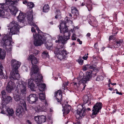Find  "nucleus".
Returning a JSON list of instances; mask_svg holds the SVG:
<instances>
[{
	"label": "nucleus",
	"mask_w": 124,
	"mask_h": 124,
	"mask_svg": "<svg viewBox=\"0 0 124 124\" xmlns=\"http://www.w3.org/2000/svg\"><path fill=\"white\" fill-rule=\"evenodd\" d=\"M29 88H30L31 90L32 91H36L38 90V87L37 86H28Z\"/></svg>",
	"instance_id": "nucleus-34"
},
{
	"label": "nucleus",
	"mask_w": 124,
	"mask_h": 124,
	"mask_svg": "<svg viewBox=\"0 0 124 124\" xmlns=\"http://www.w3.org/2000/svg\"><path fill=\"white\" fill-rule=\"evenodd\" d=\"M97 45V43H95V44L94 46V48H97L96 45Z\"/></svg>",
	"instance_id": "nucleus-64"
},
{
	"label": "nucleus",
	"mask_w": 124,
	"mask_h": 124,
	"mask_svg": "<svg viewBox=\"0 0 124 124\" xmlns=\"http://www.w3.org/2000/svg\"><path fill=\"white\" fill-rule=\"evenodd\" d=\"M103 78V77L102 76H99L97 77L96 78V80L97 81H100L102 80Z\"/></svg>",
	"instance_id": "nucleus-42"
},
{
	"label": "nucleus",
	"mask_w": 124,
	"mask_h": 124,
	"mask_svg": "<svg viewBox=\"0 0 124 124\" xmlns=\"http://www.w3.org/2000/svg\"><path fill=\"white\" fill-rule=\"evenodd\" d=\"M42 34L43 32L40 31H38V34L36 33L33 34V37L35 38L33 43L35 46H40L43 43H46V39L42 35Z\"/></svg>",
	"instance_id": "nucleus-6"
},
{
	"label": "nucleus",
	"mask_w": 124,
	"mask_h": 124,
	"mask_svg": "<svg viewBox=\"0 0 124 124\" xmlns=\"http://www.w3.org/2000/svg\"><path fill=\"white\" fill-rule=\"evenodd\" d=\"M83 99V104L82 105H78L77 106V111L76 115V119L75 122H73V124H82V118L86 114V109L85 107H83V106L86 103H88V105L91 104L90 100L87 95H85Z\"/></svg>",
	"instance_id": "nucleus-2"
},
{
	"label": "nucleus",
	"mask_w": 124,
	"mask_h": 124,
	"mask_svg": "<svg viewBox=\"0 0 124 124\" xmlns=\"http://www.w3.org/2000/svg\"><path fill=\"white\" fill-rule=\"evenodd\" d=\"M114 38V36H111L109 37V40H111L112 39H113Z\"/></svg>",
	"instance_id": "nucleus-57"
},
{
	"label": "nucleus",
	"mask_w": 124,
	"mask_h": 124,
	"mask_svg": "<svg viewBox=\"0 0 124 124\" xmlns=\"http://www.w3.org/2000/svg\"><path fill=\"white\" fill-rule=\"evenodd\" d=\"M35 27L36 29V30L38 31H40L39 30V28L37 27V25H36V26H34Z\"/></svg>",
	"instance_id": "nucleus-58"
},
{
	"label": "nucleus",
	"mask_w": 124,
	"mask_h": 124,
	"mask_svg": "<svg viewBox=\"0 0 124 124\" xmlns=\"http://www.w3.org/2000/svg\"><path fill=\"white\" fill-rule=\"evenodd\" d=\"M64 105L63 104L62 105L63 109H62L63 114L64 115L67 114L70 111L71 108V106L70 105L67 104H65L64 106H63Z\"/></svg>",
	"instance_id": "nucleus-15"
},
{
	"label": "nucleus",
	"mask_w": 124,
	"mask_h": 124,
	"mask_svg": "<svg viewBox=\"0 0 124 124\" xmlns=\"http://www.w3.org/2000/svg\"><path fill=\"white\" fill-rule=\"evenodd\" d=\"M27 6L29 8L31 9L34 7V5L32 2H29L27 4Z\"/></svg>",
	"instance_id": "nucleus-35"
},
{
	"label": "nucleus",
	"mask_w": 124,
	"mask_h": 124,
	"mask_svg": "<svg viewBox=\"0 0 124 124\" xmlns=\"http://www.w3.org/2000/svg\"><path fill=\"white\" fill-rule=\"evenodd\" d=\"M28 59L29 61H30L31 62V63L32 65L36 64L38 62L37 58L32 55H30Z\"/></svg>",
	"instance_id": "nucleus-18"
},
{
	"label": "nucleus",
	"mask_w": 124,
	"mask_h": 124,
	"mask_svg": "<svg viewBox=\"0 0 124 124\" xmlns=\"http://www.w3.org/2000/svg\"><path fill=\"white\" fill-rule=\"evenodd\" d=\"M38 99V95L36 94H31L27 98V100L31 104L36 102Z\"/></svg>",
	"instance_id": "nucleus-12"
},
{
	"label": "nucleus",
	"mask_w": 124,
	"mask_h": 124,
	"mask_svg": "<svg viewBox=\"0 0 124 124\" xmlns=\"http://www.w3.org/2000/svg\"><path fill=\"white\" fill-rule=\"evenodd\" d=\"M56 97L57 101L61 104V101H62V95H57Z\"/></svg>",
	"instance_id": "nucleus-33"
},
{
	"label": "nucleus",
	"mask_w": 124,
	"mask_h": 124,
	"mask_svg": "<svg viewBox=\"0 0 124 124\" xmlns=\"http://www.w3.org/2000/svg\"><path fill=\"white\" fill-rule=\"evenodd\" d=\"M87 70H88V69L87 68V67H86V66L85 65L84 66L83 68V70L84 71H85Z\"/></svg>",
	"instance_id": "nucleus-52"
},
{
	"label": "nucleus",
	"mask_w": 124,
	"mask_h": 124,
	"mask_svg": "<svg viewBox=\"0 0 124 124\" xmlns=\"http://www.w3.org/2000/svg\"><path fill=\"white\" fill-rule=\"evenodd\" d=\"M39 99L41 100H44L46 98V95L44 92H39Z\"/></svg>",
	"instance_id": "nucleus-26"
},
{
	"label": "nucleus",
	"mask_w": 124,
	"mask_h": 124,
	"mask_svg": "<svg viewBox=\"0 0 124 124\" xmlns=\"http://www.w3.org/2000/svg\"><path fill=\"white\" fill-rule=\"evenodd\" d=\"M16 86H7L6 90L8 93H10L11 91L14 89Z\"/></svg>",
	"instance_id": "nucleus-27"
},
{
	"label": "nucleus",
	"mask_w": 124,
	"mask_h": 124,
	"mask_svg": "<svg viewBox=\"0 0 124 124\" xmlns=\"http://www.w3.org/2000/svg\"><path fill=\"white\" fill-rule=\"evenodd\" d=\"M102 105V103L100 102H98L94 104L93 108V112L91 115L92 118H94L96 116L100 111L101 110Z\"/></svg>",
	"instance_id": "nucleus-8"
},
{
	"label": "nucleus",
	"mask_w": 124,
	"mask_h": 124,
	"mask_svg": "<svg viewBox=\"0 0 124 124\" xmlns=\"http://www.w3.org/2000/svg\"><path fill=\"white\" fill-rule=\"evenodd\" d=\"M46 118L44 115L35 116L34 120L37 124H41L46 121Z\"/></svg>",
	"instance_id": "nucleus-13"
},
{
	"label": "nucleus",
	"mask_w": 124,
	"mask_h": 124,
	"mask_svg": "<svg viewBox=\"0 0 124 124\" xmlns=\"http://www.w3.org/2000/svg\"><path fill=\"white\" fill-rule=\"evenodd\" d=\"M108 85H110V84H111L112 85H116V83H111V80L110 79H109L108 81Z\"/></svg>",
	"instance_id": "nucleus-46"
},
{
	"label": "nucleus",
	"mask_w": 124,
	"mask_h": 124,
	"mask_svg": "<svg viewBox=\"0 0 124 124\" xmlns=\"http://www.w3.org/2000/svg\"><path fill=\"white\" fill-rule=\"evenodd\" d=\"M27 3V1L26 0L23 1V4H25L26 3Z\"/></svg>",
	"instance_id": "nucleus-63"
},
{
	"label": "nucleus",
	"mask_w": 124,
	"mask_h": 124,
	"mask_svg": "<svg viewBox=\"0 0 124 124\" xmlns=\"http://www.w3.org/2000/svg\"><path fill=\"white\" fill-rule=\"evenodd\" d=\"M19 1V0H14V1H13V3H12V5L13 6V5L14 4H16Z\"/></svg>",
	"instance_id": "nucleus-48"
},
{
	"label": "nucleus",
	"mask_w": 124,
	"mask_h": 124,
	"mask_svg": "<svg viewBox=\"0 0 124 124\" xmlns=\"http://www.w3.org/2000/svg\"><path fill=\"white\" fill-rule=\"evenodd\" d=\"M56 15L55 16V18L56 19L58 18H61V13L60 10L57 9L56 10L55 12Z\"/></svg>",
	"instance_id": "nucleus-30"
},
{
	"label": "nucleus",
	"mask_w": 124,
	"mask_h": 124,
	"mask_svg": "<svg viewBox=\"0 0 124 124\" xmlns=\"http://www.w3.org/2000/svg\"><path fill=\"white\" fill-rule=\"evenodd\" d=\"M34 80L32 78H30L28 80V85H35L33 83Z\"/></svg>",
	"instance_id": "nucleus-36"
},
{
	"label": "nucleus",
	"mask_w": 124,
	"mask_h": 124,
	"mask_svg": "<svg viewBox=\"0 0 124 124\" xmlns=\"http://www.w3.org/2000/svg\"><path fill=\"white\" fill-rule=\"evenodd\" d=\"M123 42L122 39H119L116 41V42L114 43V47L118 48L122 44V43Z\"/></svg>",
	"instance_id": "nucleus-24"
},
{
	"label": "nucleus",
	"mask_w": 124,
	"mask_h": 124,
	"mask_svg": "<svg viewBox=\"0 0 124 124\" xmlns=\"http://www.w3.org/2000/svg\"><path fill=\"white\" fill-rule=\"evenodd\" d=\"M116 93L117 94H119L120 95H122V93H121V92H119L118 91V90H117V89H116Z\"/></svg>",
	"instance_id": "nucleus-53"
},
{
	"label": "nucleus",
	"mask_w": 124,
	"mask_h": 124,
	"mask_svg": "<svg viewBox=\"0 0 124 124\" xmlns=\"http://www.w3.org/2000/svg\"><path fill=\"white\" fill-rule=\"evenodd\" d=\"M92 72L91 71H90L89 72H87L86 74V75L85 77H83L82 79L79 80V81L78 79L77 78H75V80L76 81L75 82H74V85H79L82 83L83 84H85L86 83L87 81L89 80L91 78L92 76Z\"/></svg>",
	"instance_id": "nucleus-7"
},
{
	"label": "nucleus",
	"mask_w": 124,
	"mask_h": 124,
	"mask_svg": "<svg viewBox=\"0 0 124 124\" xmlns=\"http://www.w3.org/2000/svg\"><path fill=\"white\" fill-rule=\"evenodd\" d=\"M26 86H21L20 90L19 91L20 95L23 96L24 97L26 93Z\"/></svg>",
	"instance_id": "nucleus-17"
},
{
	"label": "nucleus",
	"mask_w": 124,
	"mask_h": 124,
	"mask_svg": "<svg viewBox=\"0 0 124 124\" xmlns=\"http://www.w3.org/2000/svg\"><path fill=\"white\" fill-rule=\"evenodd\" d=\"M20 105L17 107L16 110V115H20L23 110V108L25 110L26 109V102L23 100H21L19 103Z\"/></svg>",
	"instance_id": "nucleus-10"
},
{
	"label": "nucleus",
	"mask_w": 124,
	"mask_h": 124,
	"mask_svg": "<svg viewBox=\"0 0 124 124\" xmlns=\"http://www.w3.org/2000/svg\"><path fill=\"white\" fill-rule=\"evenodd\" d=\"M85 65L87 67V68L88 69H92V67H91L90 65L89 64H86Z\"/></svg>",
	"instance_id": "nucleus-51"
},
{
	"label": "nucleus",
	"mask_w": 124,
	"mask_h": 124,
	"mask_svg": "<svg viewBox=\"0 0 124 124\" xmlns=\"http://www.w3.org/2000/svg\"><path fill=\"white\" fill-rule=\"evenodd\" d=\"M48 53L46 51H44L42 54V57L43 58H46L48 56Z\"/></svg>",
	"instance_id": "nucleus-37"
},
{
	"label": "nucleus",
	"mask_w": 124,
	"mask_h": 124,
	"mask_svg": "<svg viewBox=\"0 0 124 124\" xmlns=\"http://www.w3.org/2000/svg\"><path fill=\"white\" fill-rule=\"evenodd\" d=\"M34 28L33 27H32L31 28V31L32 32H34L35 31V29H34Z\"/></svg>",
	"instance_id": "nucleus-55"
},
{
	"label": "nucleus",
	"mask_w": 124,
	"mask_h": 124,
	"mask_svg": "<svg viewBox=\"0 0 124 124\" xmlns=\"http://www.w3.org/2000/svg\"><path fill=\"white\" fill-rule=\"evenodd\" d=\"M63 34L64 37H62L60 35L58 36V40L59 42L61 41L62 44L64 45L66 43L67 40L69 39L70 36V32L69 31L64 32Z\"/></svg>",
	"instance_id": "nucleus-9"
},
{
	"label": "nucleus",
	"mask_w": 124,
	"mask_h": 124,
	"mask_svg": "<svg viewBox=\"0 0 124 124\" xmlns=\"http://www.w3.org/2000/svg\"><path fill=\"white\" fill-rule=\"evenodd\" d=\"M29 24L31 26H36V24L34 23L32 21V20L31 21H28Z\"/></svg>",
	"instance_id": "nucleus-44"
},
{
	"label": "nucleus",
	"mask_w": 124,
	"mask_h": 124,
	"mask_svg": "<svg viewBox=\"0 0 124 124\" xmlns=\"http://www.w3.org/2000/svg\"><path fill=\"white\" fill-rule=\"evenodd\" d=\"M9 78L10 79V80L8 83V85H26L27 84L26 83L22 81H18L17 83H16V84H15L14 82L13 81L14 80H15L16 79H11L10 78V76L9 77ZM16 80H17V79H16Z\"/></svg>",
	"instance_id": "nucleus-14"
},
{
	"label": "nucleus",
	"mask_w": 124,
	"mask_h": 124,
	"mask_svg": "<svg viewBox=\"0 0 124 124\" xmlns=\"http://www.w3.org/2000/svg\"><path fill=\"white\" fill-rule=\"evenodd\" d=\"M2 98L3 101L2 103L3 105L5 104L7 105L12 100L11 97L9 96H7V97H6V96L5 97H4V98Z\"/></svg>",
	"instance_id": "nucleus-19"
},
{
	"label": "nucleus",
	"mask_w": 124,
	"mask_h": 124,
	"mask_svg": "<svg viewBox=\"0 0 124 124\" xmlns=\"http://www.w3.org/2000/svg\"><path fill=\"white\" fill-rule=\"evenodd\" d=\"M5 3L0 4V16L3 18H6L5 16V12L4 10L8 11L10 10L11 14L15 16L17 12L18 11V9L17 7L12 5L13 3L12 0H5Z\"/></svg>",
	"instance_id": "nucleus-3"
},
{
	"label": "nucleus",
	"mask_w": 124,
	"mask_h": 124,
	"mask_svg": "<svg viewBox=\"0 0 124 124\" xmlns=\"http://www.w3.org/2000/svg\"><path fill=\"white\" fill-rule=\"evenodd\" d=\"M11 64L12 70L10 74V78L18 79L20 77L18 73V69L21 65V63L16 59H12L11 61Z\"/></svg>",
	"instance_id": "nucleus-4"
},
{
	"label": "nucleus",
	"mask_w": 124,
	"mask_h": 124,
	"mask_svg": "<svg viewBox=\"0 0 124 124\" xmlns=\"http://www.w3.org/2000/svg\"><path fill=\"white\" fill-rule=\"evenodd\" d=\"M113 108L114 109H116L117 108L116 105H113Z\"/></svg>",
	"instance_id": "nucleus-56"
},
{
	"label": "nucleus",
	"mask_w": 124,
	"mask_h": 124,
	"mask_svg": "<svg viewBox=\"0 0 124 124\" xmlns=\"http://www.w3.org/2000/svg\"><path fill=\"white\" fill-rule=\"evenodd\" d=\"M23 96L20 95V93L19 91V90L18 89H16L14 92V98L15 100L16 101H20L21 97H23Z\"/></svg>",
	"instance_id": "nucleus-16"
},
{
	"label": "nucleus",
	"mask_w": 124,
	"mask_h": 124,
	"mask_svg": "<svg viewBox=\"0 0 124 124\" xmlns=\"http://www.w3.org/2000/svg\"><path fill=\"white\" fill-rule=\"evenodd\" d=\"M88 56H83V59L86 60L87 59Z\"/></svg>",
	"instance_id": "nucleus-59"
},
{
	"label": "nucleus",
	"mask_w": 124,
	"mask_h": 124,
	"mask_svg": "<svg viewBox=\"0 0 124 124\" xmlns=\"http://www.w3.org/2000/svg\"><path fill=\"white\" fill-rule=\"evenodd\" d=\"M28 21H31L33 20V16L32 14L30 13L28 15Z\"/></svg>",
	"instance_id": "nucleus-38"
},
{
	"label": "nucleus",
	"mask_w": 124,
	"mask_h": 124,
	"mask_svg": "<svg viewBox=\"0 0 124 124\" xmlns=\"http://www.w3.org/2000/svg\"><path fill=\"white\" fill-rule=\"evenodd\" d=\"M5 55V52L4 50L0 48V59H4Z\"/></svg>",
	"instance_id": "nucleus-25"
},
{
	"label": "nucleus",
	"mask_w": 124,
	"mask_h": 124,
	"mask_svg": "<svg viewBox=\"0 0 124 124\" xmlns=\"http://www.w3.org/2000/svg\"><path fill=\"white\" fill-rule=\"evenodd\" d=\"M49 44V43L48 42L46 43L45 44V46L47 49L51 50L52 49V45H48Z\"/></svg>",
	"instance_id": "nucleus-40"
},
{
	"label": "nucleus",
	"mask_w": 124,
	"mask_h": 124,
	"mask_svg": "<svg viewBox=\"0 0 124 124\" xmlns=\"http://www.w3.org/2000/svg\"><path fill=\"white\" fill-rule=\"evenodd\" d=\"M108 89L112 91L113 89V88L112 87H109L108 88Z\"/></svg>",
	"instance_id": "nucleus-61"
},
{
	"label": "nucleus",
	"mask_w": 124,
	"mask_h": 124,
	"mask_svg": "<svg viewBox=\"0 0 124 124\" xmlns=\"http://www.w3.org/2000/svg\"><path fill=\"white\" fill-rule=\"evenodd\" d=\"M49 9V7L48 5H45L43 7V12L45 13L47 12Z\"/></svg>",
	"instance_id": "nucleus-32"
},
{
	"label": "nucleus",
	"mask_w": 124,
	"mask_h": 124,
	"mask_svg": "<svg viewBox=\"0 0 124 124\" xmlns=\"http://www.w3.org/2000/svg\"><path fill=\"white\" fill-rule=\"evenodd\" d=\"M62 24H60V27H59V29L60 30V32L61 33H64V32H66L68 31L67 28V26L65 24H64V26H65L64 28H61V25H62Z\"/></svg>",
	"instance_id": "nucleus-23"
},
{
	"label": "nucleus",
	"mask_w": 124,
	"mask_h": 124,
	"mask_svg": "<svg viewBox=\"0 0 124 124\" xmlns=\"http://www.w3.org/2000/svg\"><path fill=\"white\" fill-rule=\"evenodd\" d=\"M6 104H5L3 105L2 103V106L1 108V111L0 112L1 113L3 114H5L6 112H7V109L8 108L6 106Z\"/></svg>",
	"instance_id": "nucleus-22"
},
{
	"label": "nucleus",
	"mask_w": 124,
	"mask_h": 124,
	"mask_svg": "<svg viewBox=\"0 0 124 124\" xmlns=\"http://www.w3.org/2000/svg\"><path fill=\"white\" fill-rule=\"evenodd\" d=\"M91 35V34L90 33H88L87 35H86V36H88V37H89Z\"/></svg>",
	"instance_id": "nucleus-60"
},
{
	"label": "nucleus",
	"mask_w": 124,
	"mask_h": 124,
	"mask_svg": "<svg viewBox=\"0 0 124 124\" xmlns=\"http://www.w3.org/2000/svg\"><path fill=\"white\" fill-rule=\"evenodd\" d=\"M1 93L2 95V98L5 97L6 95L5 90H3L1 92Z\"/></svg>",
	"instance_id": "nucleus-45"
},
{
	"label": "nucleus",
	"mask_w": 124,
	"mask_h": 124,
	"mask_svg": "<svg viewBox=\"0 0 124 124\" xmlns=\"http://www.w3.org/2000/svg\"><path fill=\"white\" fill-rule=\"evenodd\" d=\"M75 34H73L71 36L72 39V40H76V38L75 37Z\"/></svg>",
	"instance_id": "nucleus-49"
},
{
	"label": "nucleus",
	"mask_w": 124,
	"mask_h": 124,
	"mask_svg": "<svg viewBox=\"0 0 124 124\" xmlns=\"http://www.w3.org/2000/svg\"><path fill=\"white\" fill-rule=\"evenodd\" d=\"M44 101H45L44 104L45 105V106H47L48 105V103H47V101L46 99H45L44 100Z\"/></svg>",
	"instance_id": "nucleus-54"
},
{
	"label": "nucleus",
	"mask_w": 124,
	"mask_h": 124,
	"mask_svg": "<svg viewBox=\"0 0 124 124\" xmlns=\"http://www.w3.org/2000/svg\"><path fill=\"white\" fill-rule=\"evenodd\" d=\"M38 87V90H39L40 92H44L46 89V86H37Z\"/></svg>",
	"instance_id": "nucleus-28"
},
{
	"label": "nucleus",
	"mask_w": 124,
	"mask_h": 124,
	"mask_svg": "<svg viewBox=\"0 0 124 124\" xmlns=\"http://www.w3.org/2000/svg\"><path fill=\"white\" fill-rule=\"evenodd\" d=\"M9 116H11L13 115L14 113L13 110L12 108H8L7 109V112Z\"/></svg>",
	"instance_id": "nucleus-31"
},
{
	"label": "nucleus",
	"mask_w": 124,
	"mask_h": 124,
	"mask_svg": "<svg viewBox=\"0 0 124 124\" xmlns=\"http://www.w3.org/2000/svg\"><path fill=\"white\" fill-rule=\"evenodd\" d=\"M32 53L34 54L35 55H37L39 52V51L34 49H32Z\"/></svg>",
	"instance_id": "nucleus-43"
},
{
	"label": "nucleus",
	"mask_w": 124,
	"mask_h": 124,
	"mask_svg": "<svg viewBox=\"0 0 124 124\" xmlns=\"http://www.w3.org/2000/svg\"><path fill=\"white\" fill-rule=\"evenodd\" d=\"M31 70V77L34 79V82L37 85H46L45 84L43 83L42 80L43 77L41 74H37V77H33L34 76L36 75L39 71L38 67L36 65H32Z\"/></svg>",
	"instance_id": "nucleus-5"
},
{
	"label": "nucleus",
	"mask_w": 124,
	"mask_h": 124,
	"mask_svg": "<svg viewBox=\"0 0 124 124\" xmlns=\"http://www.w3.org/2000/svg\"><path fill=\"white\" fill-rule=\"evenodd\" d=\"M26 124H32V122L29 120H27L26 121Z\"/></svg>",
	"instance_id": "nucleus-50"
},
{
	"label": "nucleus",
	"mask_w": 124,
	"mask_h": 124,
	"mask_svg": "<svg viewBox=\"0 0 124 124\" xmlns=\"http://www.w3.org/2000/svg\"><path fill=\"white\" fill-rule=\"evenodd\" d=\"M116 109H114L112 111V113L113 114H114V113H115L116 112Z\"/></svg>",
	"instance_id": "nucleus-62"
},
{
	"label": "nucleus",
	"mask_w": 124,
	"mask_h": 124,
	"mask_svg": "<svg viewBox=\"0 0 124 124\" xmlns=\"http://www.w3.org/2000/svg\"><path fill=\"white\" fill-rule=\"evenodd\" d=\"M0 78L3 79L6 78V76H4L2 69L0 70Z\"/></svg>",
	"instance_id": "nucleus-39"
},
{
	"label": "nucleus",
	"mask_w": 124,
	"mask_h": 124,
	"mask_svg": "<svg viewBox=\"0 0 124 124\" xmlns=\"http://www.w3.org/2000/svg\"><path fill=\"white\" fill-rule=\"evenodd\" d=\"M8 30L10 29V32L7 34H4V37L1 42L4 48L9 54L11 53V47L10 46L12 42V34H18L19 33V25L16 21H12L8 25Z\"/></svg>",
	"instance_id": "nucleus-1"
},
{
	"label": "nucleus",
	"mask_w": 124,
	"mask_h": 124,
	"mask_svg": "<svg viewBox=\"0 0 124 124\" xmlns=\"http://www.w3.org/2000/svg\"><path fill=\"white\" fill-rule=\"evenodd\" d=\"M83 60L82 59H79L78 62L80 65H82L83 63Z\"/></svg>",
	"instance_id": "nucleus-47"
},
{
	"label": "nucleus",
	"mask_w": 124,
	"mask_h": 124,
	"mask_svg": "<svg viewBox=\"0 0 124 124\" xmlns=\"http://www.w3.org/2000/svg\"><path fill=\"white\" fill-rule=\"evenodd\" d=\"M60 48L56 49V51L57 54L56 56L57 58L60 60H62L65 59L67 55V53L66 51L64 50H60Z\"/></svg>",
	"instance_id": "nucleus-11"
},
{
	"label": "nucleus",
	"mask_w": 124,
	"mask_h": 124,
	"mask_svg": "<svg viewBox=\"0 0 124 124\" xmlns=\"http://www.w3.org/2000/svg\"><path fill=\"white\" fill-rule=\"evenodd\" d=\"M71 12L74 15V18H76L77 16L79 15V13L77 9L74 7H72L71 8Z\"/></svg>",
	"instance_id": "nucleus-20"
},
{
	"label": "nucleus",
	"mask_w": 124,
	"mask_h": 124,
	"mask_svg": "<svg viewBox=\"0 0 124 124\" xmlns=\"http://www.w3.org/2000/svg\"><path fill=\"white\" fill-rule=\"evenodd\" d=\"M25 17V15L24 13L20 12L17 16V18L19 22H22L24 21Z\"/></svg>",
	"instance_id": "nucleus-21"
},
{
	"label": "nucleus",
	"mask_w": 124,
	"mask_h": 124,
	"mask_svg": "<svg viewBox=\"0 0 124 124\" xmlns=\"http://www.w3.org/2000/svg\"><path fill=\"white\" fill-rule=\"evenodd\" d=\"M44 107L43 106L41 107L39 106H37V108H35L36 112H40L44 111Z\"/></svg>",
	"instance_id": "nucleus-29"
},
{
	"label": "nucleus",
	"mask_w": 124,
	"mask_h": 124,
	"mask_svg": "<svg viewBox=\"0 0 124 124\" xmlns=\"http://www.w3.org/2000/svg\"><path fill=\"white\" fill-rule=\"evenodd\" d=\"M62 95V92L60 90H58L57 92H55L54 96L56 97L57 95Z\"/></svg>",
	"instance_id": "nucleus-41"
}]
</instances>
